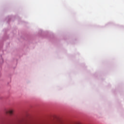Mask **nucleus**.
I'll use <instances>...</instances> for the list:
<instances>
[{
	"label": "nucleus",
	"instance_id": "1",
	"mask_svg": "<svg viewBox=\"0 0 124 124\" xmlns=\"http://www.w3.org/2000/svg\"><path fill=\"white\" fill-rule=\"evenodd\" d=\"M8 113L10 115H12V114H13V110H10L8 111Z\"/></svg>",
	"mask_w": 124,
	"mask_h": 124
}]
</instances>
